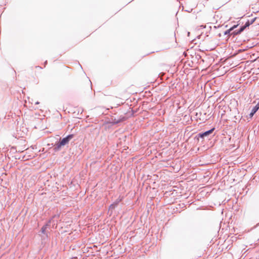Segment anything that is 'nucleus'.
I'll list each match as a JSON object with an SVG mask.
<instances>
[{"mask_svg":"<svg viewBox=\"0 0 259 259\" xmlns=\"http://www.w3.org/2000/svg\"><path fill=\"white\" fill-rule=\"evenodd\" d=\"M73 137V135H69L67 136L66 137L62 139L60 142L56 144L55 148L57 150H59L62 146H64L68 144L69 141L72 139Z\"/></svg>","mask_w":259,"mask_h":259,"instance_id":"obj_1","label":"nucleus"},{"mask_svg":"<svg viewBox=\"0 0 259 259\" xmlns=\"http://www.w3.org/2000/svg\"><path fill=\"white\" fill-rule=\"evenodd\" d=\"M250 24L251 23H250L249 21H247L244 26L241 27L239 30L235 31L233 32L234 35L238 34L240 33L241 32H242L247 27L249 26Z\"/></svg>","mask_w":259,"mask_h":259,"instance_id":"obj_2","label":"nucleus"},{"mask_svg":"<svg viewBox=\"0 0 259 259\" xmlns=\"http://www.w3.org/2000/svg\"><path fill=\"white\" fill-rule=\"evenodd\" d=\"M259 109V102L257 103V104L252 109V110L249 114V116L250 117H252L254 114Z\"/></svg>","mask_w":259,"mask_h":259,"instance_id":"obj_3","label":"nucleus"},{"mask_svg":"<svg viewBox=\"0 0 259 259\" xmlns=\"http://www.w3.org/2000/svg\"><path fill=\"white\" fill-rule=\"evenodd\" d=\"M213 131V129H211V130H210L208 131H206L205 132H204L203 133H200L199 134V135L200 137L203 138L205 137H206V136H208L209 135H210V134H211L212 133Z\"/></svg>","mask_w":259,"mask_h":259,"instance_id":"obj_4","label":"nucleus"},{"mask_svg":"<svg viewBox=\"0 0 259 259\" xmlns=\"http://www.w3.org/2000/svg\"><path fill=\"white\" fill-rule=\"evenodd\" d=\"M237 26V25H234V26H233L232 27H231V28H230L229 29L226 30L225 32V34H229L230 33V32L233 30L234 28H235Z\"/></svg>","mask_w":259,"mask_h":259,"instance_id":"obj_5","label":"nucleus"},{"mask_svg":"<svg viewBox=\"0 0 259 259\" xmlns=\"http://www.w3.org/2000/svg\"><path fill=\"white\" fill-rule=\"evenodd\" d=\"M48 226H49V224H47L46 226H44L42 227V228L41 229V231L42 233H45L46 229H47V228L48 227Z\"/></svg>","mask_w":259,"mask_h":259,"instance_id":"obj_6","label":"nucleus"},{"mask_svg":"<svg viewBox=\"0 0 259 259\" xmlns=\"http://www.w3.org/2000/svg\"><path fill=\"white\" fill-rule=\"evenodd\" d=\"M115 205L114 204H111L110 206V208H113L114 207H115Z\"/></svg>","mask_w":259,"mask_h":259,"instance_id":"obj_7","label":"nucleus"},{"mask_svg":"<svg viewBox=\"0 0 259 259\" xmlns=\"http://www.w3.org/2000/svg\"><path fill=\"white\" fill-rule=\"evenodd\" d=\"M35 104H39V102H36L35 103Z\"/></svg>","mask_w":259,"mask_h":259,"instance_id":"obj_8","label":"nucleus"}]
</instances>
